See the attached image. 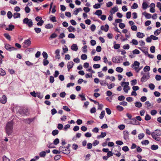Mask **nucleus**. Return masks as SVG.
I'll return each instance as SVG.
<instances>
[{"label":"nucleus","instance_id":"f257e3e1","mask_svg":"<svg viewBox=\"0 0 161 161\" xmlns=\"http://www.w3.org/2000/svg\"><path fill=\"white\" fill-rule=\"evenodd\" d=\"M13 123L12 121L8 122L5 126V132L8 136L12 135L13 132Z\"/></svg>","mask_w":161,"mask_h":161},{"label":"nucleus","instance_id":"f03ea898","mask_svg":"<svg viewBox=\"0 0 161 161\" xmlns=\"http://www.w3.org/2000/svg\"><path fill=\"white\" fill-rule=\"evenodd\" d=\"M161 136V130L159 129H156L152 132V138L157 141L160 140V138L159 136Z\"/></svg>","mask_w":161,"mask_h":161},{"label":"nucleus","instance_id":"7ed1b4c3","mask_svg":"<svg viewBox=\"0 0 161 161\" xmlns=\"http://www.w3.org/2000/svg\"><path fill=\"white\" fill-rule=\"evenodd\" d=\"M141 74L142 75V76L141 80V82H145L149 78L150 75L149 73H144L143 71H142Z\"/></svg>","mask_w":161,"mask_h":161},{"label":"nucleus","instance_id":"20e7f679","mask_svg":"<svg viewBox=\"0 0 161 161\" xmlns=\"http://www.w3.org/2000/svg\"><path fill=\"white\" fill-rule=\"evenodd\" d=\"M140 63L137 61H135L132 64L131 67L134 69L137 73H138L141 70V68H138L140 67Z\"/></svg>","mask_w":161,"mask_h":161},{"label":"nucleus","instance_id":"39448f33","mask_svg":"<svg viewBox=\"0 0 161 161\" xmlns=\"http://www.w3.org/2000/svg\"><path fill=\"white\" fill-rule=\"evenodd\" d=\"M59 150L61 152L68 154L70 153V150L69 147H66L63 146H60L59 148Z\"/></svg>","mask_w":161,"mask_h":161},{"label":"nucleus","instance_id":"423d86ee","mask_svg":"<svg viewBox=\"0 0 161 161\" xmlns=\"http://www.w3.org/2000/svg\"><path fill=\"white\" fill-rule=\"evenodd\" d=\"M23 23L27 25L28 27H31L33 26V22L31 19L25 18L23 20Z\"/></svg>","mask_w":161,"mask_h":161},{"label":"nucleus","instance_id":"0eeeda50","mask_svg":"<svg viewBox=\"0 0 161 161\" xmlns=\"http://www.w3.org/2000/svg\"><path fill=\"white\" fill-rule=\"evenodd\" d=\"M129 84V83L128 82H123L121 83L122 86H124L123 90L126 93H127L128 91L130 90Z\"/></svg>","mask_w":161,"mask_h":161},{"label":"nucleus","instance_id":"6e6552de","mask_svg":"<svg viewBox=\"0 0 161 161\" xmlns=\"http://www.w3.org/2000/svg\"><path fill=\"white\" fill-rule=\"evenodd\" d=\"M5 47L6 49L10 51L16 50L17 49L16 48L12 47L11 45L8 44H5Z\"/></svg>","mask_w":161,"mask_h":161},{"label":"nucleus","instance_id":"1a4fd4ad","mask_svg":"<svg viewBox=\"0 0 161 161\" xmlns=\"http://www.w3.org/2000/svg\"><path fill=\"white\" fill-rule=\"evenodd\" d=\"M23 44H25L23 46V47L24 48L27 47H28L30 46L31 44V41L30 40V39L25 40L24 42H23Z\"/></svg>","mask_w":161,"mask_h":161},{"label":"nucleus","instance_id":"9d476101","mask_svg":"<svg viewBox=\"0 0 161 161\" xmlns=\"http://www.w3.org/2000/svg\"><path fill=\"white\" fill-rule=\"evenodd\" d=\"M19 111V113L22 115H27L28 114V109L26 108L21 109Z\"/></svg>","mask_w":161,"mask_h":161},{"label":"nucleus","instance_id":"9b49d317","mask_svg":"<svg viewBox=\"0 0 161 161\" xmlns=\"http://www.w3.org/2000/svg\"><path fill=\"white\" fill-rule=\"evenodd\" d=\"M7 102V97L5 95H3L2 97L0 98V102L3 104H5Z\"/></svg>","mask_w":161,"mask_h":161},{"label":"nucleus","instance_id":"f8f14e48","mask_svg":"<svg viewBox=\"0 0 161 161\" xmlns=\"http://www.w3.org/2000/svg\"><path fill=\"white\" fill-rule=\"evenodd\" d=\"M124 134V139L126 140L129 139V132L127 131H124L123 132Z\"/></svg>","mask_w":161,"mask_h":161},{"label":"nucleus","instance_id":"ddd939ff","mask_svg":"<svg viewBox=\"0 0 161 161\" xmlns=\"http://www.w3.org/2000/svg\"><path fill=\"white\" fill-rule=\"evenodd\" d=\"M108 28L109 26L107 24L105 25L104 26L102 25L101 27V29L102 30L106 32L108 31Z\"/></svg>","mask_w":161,"mask_h":161},{"label":"nucleus","instance_id":"4468645a","mask_svg":"<svg viewBox=\"0 0 161 161\" xmlns=\"http://www.w3.org/2000/svg\"><path fill=\"white\" fill-rule=\"evenodd\" d=\"M60 50L59 49H57L55 51V53L56 54L55 58H56L59 59L60 58V55L59 54Z\"/></svg>","mask_w":161,"mask_h":161},{"label":"nucleus","instance_id":"2eb2a0df","mask_svg":"<svg viewBox=\"0 0 161 161\" xmlns=\"http://www.w3.org/2000/svg\"><path fill=\"white\" fill-rule=\"evenodd\" d=\"M73 65L74 63L72 61L69 62L68 63L67 66L69 71V69L73 67Z\"/></svg>","mask_w":161,"mask_h":161},{"label":"nucleus","instance_id":"dca6fc26","mask_svg":"<svg viewBox=\"0 0 161 161\" xmlns=\"http://www.w3.org/2000/svg\"><path fill=\"white\" fill-rule=\"evenodd\" d=\"M118 11V8L117 7H113L110 11V13L112 14H114L116 12Z\"/></svg>","mask_w":161,"mask_h":161},{"label":"nucleus","instance_id":"f3484780","mask_svg":"<svg viewBox=\"0 0 161 161\" xmlns=\"http://www.w3.org/2000/svg\"><path fill=\"white\" fill-rule=\"evenodd\" d=\"M136 36L139 38H142L145 36V35L143 33L138 32L136 33Z\"/></svg>","mask_w":161,"mask_h":161},{"label":"nucleus","instance_id":"a211bd4d","mask_svg":"<svg viewBox=\"0 0 161 161\" xmlns=\"http://www.w3.org/2000/svg\"><path fill=\"white\" fill-rule=\"evenodd\" d=\"M14 28V25H9L8 27H7L5 28V30L7 31H12Z\"/></svg>","mask_w":161,"mask_h":161},{"label":"nucleus","instance_id":"6ab92c4d","mask_svg":"<svg viewBox=\"0 0 161 161\" xmlns=\"http://www.w3.org/2000/svg\"><path fill=\"white\" fill-rule=\"evenodd\" d=\"M71 49L74 51H77L78 49L77 46L76 44H74L71 46Z\"/></svg>","mask_w":161,"mask_h":161},{"label":"nucleus","instance_id":"aec40b11","mask_svg":"<svg viewBox=\"0 0 161 161\" xmlns=\"http://www.w3.org/2000/svg\"><path fill=\"white\" fill-rule=\"evenodd\" d=\"M106 135V132H102L101 134L100 135H98L97 136V139L103 138Z\"/></svg>","mask_w":161,"mask_h":161},{"label":"nucleus","instance_id":"412c9836","mask_svg":"<svg viewBox=\"0 0 161 161\" xmlns=\"http://www.w3.org/2000/svg\"><path fill=\"white\" fill-rule=\"evenodd\" d=\"M102 13V11L101 10H98L95 12L94 14L98 16H100Z\"/></svg>","mask_w":161,"mask_h":161},{"label":"nucleus","instance_id":"4be33fe9","mask_svg":"<svg viewBox=\"0 0 161 161\" xmlns=\"http://www.w3.org/2000/svg\"><path fill=\"white\" fill-rule=\"evenodd\" d=\"M68 30L69 32L74 31H75V28L71 26H69L68 28Z\"/></svg>","mask_w":161,"mask_h":161},{"label":"nucleus","instance_id":"5701e85b","mask_svg":"<svg viewBox=\"0 0 161 161\" xmlns=\"http://www.w3.org/2000/svg\"><path fill=\"white\" fill-rule=\"evenodd\" d=\"M20 14L18 13H15L13 15V17L14 19L20 18Z\"/></svg>","mask_w":161,"mask_h":161},{"label":"nucleus","instance_id":"b1692460","mask_svg":"<svg viewBox=\"0 0 161 161\" xmlns=\"http://www.w3.org/2000/svg\"><path fill=\"white\" fill-rule=\"evenodd\" d=\"M135 106L137 108H141L142 106V103L140 102H136L135 103Z\"/></svg>","mask_w":161,"mask_h":161},{"label":"nucleus","instance_id":"393cba45","mask_svg":"<svg viewBox=\"0 0 161 161\" xmlns=\"http://www.w3.org/2000/svg\"><path fill=\"white\" fill-rule=\"evenodd\" d=\"M75 9H76V10L74 11L73 14L76 15H77L78 13L80 11H81L82 10V9L81 8H76Z\"/></svg>","mask_w":161,"mask_h":161},{"label":"nucleus","instance_id":"a878e982","mask_svg":"<svg viewBox=\"0 0 161 161\" xmlns=\"http://www.w3.org/2000/svg\"><path fill=\"white\" fill-rule=\"evenodd\" d=\"M45 28L47 29H50L52 28L53 27V25L52 24H49L46 25L45 26Z\"/></svg>","mask_w":161,"mask_h":161},{"label":"nucleus","instance_id":"bb28decb","mask_svg":"<svg viewBox=\"0 0 161 161\" xmlns=\"http://www.w3.org/2000/svg\"><path fill=\"white\" fill-rule=\"evenodd\" d=\"M105 113L104 111H103L101 112V114H100L99 118L101 119H102L105 115Z\"/></svg>","mask_w":161,"mask_h":161},{"label":"nucleus","instance_id":"cd10ccee","mask_svg":"<svg viewBox=\"0 0 161 161\" xmlns=\"http://www.w3.org/2000/svg\"><path fill=\"white\" fill-rule=\"evenodd\" d=\"M130 43H132L133 45H136L138 44V42L137 40L136 39H132V41L130 42Z\"/></svg>","mask_w":161,"mask_h":161},{"label":"nucleus","instance_id":"c85d7f7f","mask_svg":"<svg viewBox=\"0 0 161 161\" xmlns=\"http://www.w3.org/2000/svg\"><path fill=\"white\" fill-rule=\"evenodd\" d=\"M116 71L118 72L121 73L123 71V69L120 67H117L116 69Z\"/></svg>","mask_w":161,"mask_h":161},{"label":"nucleus","instance_id":"c756f323","mask_svg":"<svg viewBox=\"0 0 161 161\" xmlns=\"http://www.w3.org/2000/svg\"><path fill=\"white\" fill-rule=\"evenodd\" d=\"M151 148L153 150H156L158 149V146L157 145H153L151 146Z\"/></svg>","mask_w":161,"mask_h":161},{"label":"nucleus","instance_id":"7c9ffc66","mask_svg":"<svg viewBox=\"0 0 161 161\" xmlns=\"http://www.w3.org/2000/svg\"><path fill=\"white\" fill-rule=\"evenodd\" d=\"M5 72L2 69H0V75L1 76H3L5 75Z\"/></svg>","mask_w":161,"mask_h":161},{"label":"nucleus","instance_id":"2f4dec72","mask_svg":"<svg viewBox=\"0 0 161 161\" xmlns=\"http://www.w3.org/2000/svg\"><path fill=\"white\" fill-rule=\"evenodd\" d=\"M144 72H148L150 70V67L149 66H146L143 69Z\"/></svg>","mask_w":161,"mask_h":161},{"label":"nucleus","instance_id":"473e14b6","mask_svg":"<svg viewBox=\"0 0 161 161\" xmlns=\"http://www.w3.org/2000/svg\"><path fill=\"white\" fill-rule=\"evenodd\" d=\"M59 132V131L57 130H53L52 132V134L53 136H55L56 135L58 134Z\"/></svg>","mask_w":161,"mask_h":161},{"label":"nucleus","instance_id":"72a5a7b5","mask_svg":"<svg viewBox=\"0 0 161 161\" xmlns=\"http://www.w3.org/2000/svg\"><path fill=\"white\" fill-rule=\"evenodd\" d=\"M93 8L95 9H97L100 8L101 5L99 3L95 4L93 6Z\"/></svg>","mask_w":161,"mask_h":161},{"label":"nucleus","instance_id":"f704fd0d","mask_svg":"<svg viewBox=\"0 0 161 161\" xmlns=\"http://www.w3.org/2000/svg\"><path fill=\"white\" fill-rule=\"evenodd\" d=\"M57 35L55 33H53L51 35L49 38L51 39L57 37Z\"/></svg>","mask_w":161,"mask_h":161},{"label":"nucleus","instance_id":"c9c22d12","mask_svg":"<svg viewBox=\"0 0 161 161\" xmlns=\"http://www.w3.org/2000/svg\"><path fill=\"white\" fill-rule=\"evenodd\" d=\"M4 36L5 37L7 38V39L10 40H11V36H10L7 33H5L4 34Z\"/></svg>","mask_w":161,"mask_h":161},{"label":"nucleus","instance_id":"e433bc0d","mask_svg":"<svg viewBox=\"0 0 161 161\" xmlns=\"http://www.w3.org/2000/svg\"><path fill=\"white\" fill-rule=\"evenodd\" d=\"M34 118H28L27 119H26V122L28 124H30L31 122H32L34 120Z\"/></svg>","mask_w":161,"mask_h":161},{"label":"nucleus","instance_id":"4c0bfd02","mask_svg":"<svg viewBox=\"0 0 161 161\" xmlns=\"http://www.w3.org/2000/svg\"><path fill=\"white\" fill-rule=\"evenodd\" d=\"M142 6L143 8L144 9H146L148 7V5L146 2H143Z\"/></svg>","mask_w":161,"mask_h":161},{"label":"nucleus","instance_id":"58836bf2","mask_svg":"<svg viewBox=\"0 0 161 161\" xmlns=\"http://www.w3.org/2000/svg\"><path fill=\"white\" fill-rule=\"evenodd\" d=\"M43 64L44 66H46L49 64V61L47 59H44L43 60Z\"/></svg>","mask_w":161,"mask_h":161},{"label":"nucleus","instance_id":"ea45409f","mask_svg":"<svg viewBox=\"0 0 161 161\" xmlns=\"http://www.w3.org/2000/svg\"><path fill=\"white\" fill-rule=\"evenodd\" d=\"M125 97L123 95L120 96L118 97V99L119 101H123L125 99Z\"/></svg>","mask_w":161,"mask_h":161},{"label":"nucleus","instance_id":"a19ab883","mask_svg":"<svg viewBox=\"0 0 161 161\" xmlns=\"http://www.w3.org/2000/svg\"><path fill=\"white\" fill-rule=\"evenodd\" d=\"M141 143L142 144H144L145 145H146L149 144V142L148 140H145L142 141L141 142Z\"/></svg>","mask_w":161,"mask_h":161},{"label":"nucleus","instance_id":"79ce46f5","mask_svg":"<svg viewBox=\"0 0 161 161\" xmlns=\"http://www.w3.org/2000/svg\"><path fill=\"white\" fill-rule=\"evenodd\" d=\"M160 32L161 31L159 29H157L154 32V34L155 36H157L160 34Z\"/></svg>","mask_w":161,"mask_h":161},{"label":"nucleus","instance_id":"37998d69","mask_svg":"<svg viewBox=\"0 0 161 161\" xmlns=\"http://www.w3.org/2000/svg\"><path fill=\"white\" fill-rule=\"evenodd\" d=\"M25 10L26 13H29L30 12L31 9L28 6H26L25 7Z\"/></svg>","mask_w":161,"mask_h":161},{"label":"nucleus","instance_id":"c03bdc74","mask_svg":"<svg viewBox=\"0 0 161 161\" xmlns=\"http://www.w3.org/2000/svg\"><path fill=\"white\" fill-rule=\"evenodd\" d=\"M34 31L37 33H39L41 32V28H35L34 29Z\"/></svg>","mask_w":161,"mask_h":161},{"label":"nucleus","instance_id":"a18cd8bd","mask_svg":"<svg viewBox=\"0 0 161 161\" xmlns=\"http://www.w3.org/2000/svg\"><path fill=\"white\" fill-rule=\"evenodd\" d=\"M144 133L140 134L138 135V137L139 140H141L144 137Z\"/></svg>","mask_w":161,"mask_h":161},{"label":"nucleus","instance_id":"49530a36","mask_svg":"<svg viewBox=\"0 0 161 161\" xmlns=\"http://www.w3.org/2000/svg\"><path fill=\"white\" fill-rule=\"evenodd\" d=\"M13 16V14L10 11H8L7 13V16L8 18L10 19Z\"/></svg>","mask_w":161,"mask_h":161},{"label":"nucleus","instance_id":"de8ad7c7","mask_svg":"<svg viewBox=\"0 0 161 161\" xmlns=\"http://www.w3.org/2000/svg\"><path fill=\"white\" fill-rule=\"evenodd\" d=\"M39 155L41 157H44L46 155V152L45 151H42L40 153Z\"/></svg>","mask_w":161,"mask_h":161},{"label":"nucleus","instance_id":"09e8293b","mask_svg":"<svg viewBox=\"0 0 161 161\" xmlns=\"http://www.w3.org/2000/svg\"><path fill=\"white\" fill-rule=\"evenodd\" d=\"M42 56L44 59H47L48 57V55L45 52H43L42 53Z\"/></svg>","mask_w":161,"mask_h":161},{"label":"nucleus","instance_id":"8fccbe9b","mask_svg":"<svg viewBox=\"0 0 161 161\" xmlns=\"http://www.w3.org/2000/svg\"><path fill=\"white\" fill-rule=\"evenodd\" d=\"M59 140L58 138L55 139L53 141V144L55 145H57L59 143Z\"/></svg>","mask_w":161,"mask_h":161},{"label":"nucleus","instance_id":"3c124183","mask_svg":"<svg viewBox=\"0 0 161 161\" xmlns=\"http://www.w3.org/2000/svg\"><path fill=\"white\" fill-rule=\"evenodd\" d=\"M122 150H123L125 152H127V151H129V149L127 146H125L123 147L122 148Z\"/></svg>","mask_w":161,"mask_h":161},{"label":"nucleus","instance_id":"603ef678","mask_svg":"<svg viewBox=\"0 0 161 161\" xmlns=\"http://www.w3.org/2000/svg\"><path fill=\"white\" fill-rule=\"evenodd\" d=\"M108 83L105 80H102L100 82V84L102 86H106L108 85Z\"/></svg>","mask_w":161,"mask_h":161},{"label":"nucleus","instance_id":"864d4df0","mask_svg":"<svg viewBox=\"0 0 161 161\" xmlns=\"http://www.w3.org/2000/svg\"><path fill=\"white\" fill-rule=\"evenodd\" d=\"M37 96L38 98H40V99H42L43 97V95L41 94L40 92H37Z\"/></svg>","mask_w":161,"mask_h":161},{"label":"nucleus","instance_id":"5fc2aeb1","mask_svg":"<svg viewBox=\"0 0 161 161\" xmlns=\"http://www.w3.org/2000/svg\"><path fill=\"white\" fill-rule=\"evenodd\" d=\"M138 7L137 4L136 3H134L131 7V8L133 9H136Z\"/></svg>","mask_w":161,"mask_h":161},{"label":"nucleus","instance_id":"6e6d98bb","mask_svg":"<svg viewBox=\"0 0 161 161\" xmlns=\"http://www.w3.org/2000/svg\"><path fill=\"white\" fill-rule=\"evenodd\" d=\"M101 59V58L100 56H95L94 57L93 60L94 61H97L98 60H99Z\"/></svg>","mask_w":161,"mask_h":161},{"label":"nucleus","instance_id":"4d7b16f0","mask_svg":"<svg viewBox=\"0 0 161 161\" xmlns=\"http://www.w3.org/2000/svg\"><path fill=\"white\" fill-rule=\"evenodd\" d=\"M149 87L151 90H153L154 89L155 86L153 84L150 83L149 85Z\"/></svg>","mask_w":161,"mask_h":161},{"label":"nucleus","instance_id":"13d9d810","mask_svg":"<svg viewBox=\"0 0 161 161\" xmlns=\"http://www.w3.org/2000/svg\"><path fill=\"white\" fill-rule=\"evenodd\" d=\"M81 58L82 60H85L87 58V56L86 54H82L81 56Z\"/></svg>","mask_w":161,"mask_h":161},{"label":"nucleus","instance_id":"bf43d9fd","mask_svg":"<svg viewBox=\"0 0 161 161\" xmlns=\"http://www.w3.org/2000/svg\"><path fill=\"white\" fill-rule=\"evenodd\" d=\"M52 152L53 153L55 154H60L61 153L60 151H58L56 149L53 150Z\"/></svg>","mask_w":161,"mask_h":161},{"label":"nucleus","instance_id":"052dcab7","mask_svg":"<svg viewBox=\"0 0 161 161\" xmlns=\"http://www.w3.org/2000/svg\"><path fill=\"white\" fill-rule=\"evenodd\" d=\"M151 119V116L148 114H146L145 117V120L147 121Z\"/></svg>","mask_w":161,"mask_h":161},{"label":"nucleus","instance_id":"680f3d73","mask_svg":"<svg viewBox=\"0 0 161 161\" xmlns=\"http://www.w3.org/2000/svg\"><path fill=\"white\" fill-rule=\"evenodd\" d=\"M63 109L67 112H69L70 111V109L66 106H64L63 107Z\"/></svg>","mask_w":161,"mask_h":161},{"label":"nucleus","instance_id":"e2e57ef3","mask_svg":"<svg viewBox=\"0 0 161 161\" xmlns=\"http://www.w3.org/2000/svg\"><path fill=\"white\" fill-rule=\"evenodd\" d=\"M120 47V45L118 44H115L114 46V48L116 49L119 48Z\"/></svg>","mask_w":161,"mask_h":161},{"label":"nucleus","instance_id":"0e129e2a","mask_svg":"<svg viewBox=\"0 0 161 161\" xmlns=\"http://www.w3.org/2000/svg\"><path fill=\"white\" fill-rule=\"evenodd\" d=\"M117 108L120 111H123L124 109V108L120 105L117 106Z\"/></svg>","mask_w":161,"mask_h":161},{"label":"nucleus","instance_id":"69168bd1","mask_svg":"<svg viewBox=\"0 0 161 161\" xmlns=\"http://www.w3.org/2000/svg\"><path fill=\"white\" fill-rule=\"evenodd\" d=\"M66 95V93L64 92H61L60 94V96L62 98L64 97Z\"/></svg>","mask_w":161,"mask_h":161},{"label":"nucleus","instance_id":"338daca9","mask_svg":"<svg viewBox=\"0 0 161 161\" xmlns=\"http://www.w3.org/2000/svg\"><path fill=\"white\" fill-rule=\"evenodd\" d=\"M155 79L157 81L160 80H161V76L158 75H156Z\"/></svg>","mask_w":161,"mask_h":161},{"label":"nucleus","instance_id":"774afa93","mask_svg":"<svg viewBox=\"0 0 161 161\" xmlns=\"http://www.w3.org/2000/svg\"><path fill=\"white\" fill-rule=\"evenodd\" d=\"M3 161H10V159L8 158L5 156H4L3 157Z\"/></svg>","mask_w":161,"mask_h":161}]
</instances>
